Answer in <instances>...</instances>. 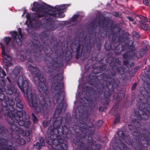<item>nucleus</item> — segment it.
Instances as JSON below:
<instances>
[{"mask_svg":"<svg viewBox=\"0 0 150 150\" xmlns=\"http://www.w3.org/2000/svg\"><path fill=\"white\" fill-rule=\"evenodd\" d=\"M150 129V125H147L145 126L144 129H140L141 131H142V133H141V136H140L138 138V139H139V138H140L142 136H143L145 134H146L147 132H150L149 129Z\"/></svg>","mask_w":150,"mask_h":150,"instance_id":"31","label":"nucleus"},{"mask_svg":"<svg viewBox=\"0 0 150 150\" xmlns=\"http://www.w3.org/2000/svg\"><path fill=\"white\" fill-rule=\"evenodd\" d=\"M50 37V44L52 47L51 50L52 53L50 57H47V60L48 61L47 62L44 59L47 66L44 67L43 69L46 72L50 73L52 77L51 88L53 94H54L53 102L55 104L59 101L61 96L64 97V91L62 90L64 86V83L59 82L63 80V75L62 74L58 73L54 75L53 73H54L55 70L58 67L63 66V57L64 53V59L67 62L71 59L72 54L71 52L68 51H64L61 48L60 49L57 38L54 35H51Z\"/></svg>","mask_w":150,"mask_h":150,"instance_id":"4","label":"nucleus"},{"mask_svg":"<svg viewBox=\"0 0 150 150\" xmlns=\"http://www.w3.org/2000/svg\"><path fill=\"white\" fill-rule=\"evenodd\" d=\"M6 119L7 122L9 125L10 129H11L13 131H16L17 132H19L21 130V128L17 126L15 124V122L18 123L17 122L13 117L9 115L7 116Z\"/></svg>","mask_w":150,"mask_h":150,"instance_id":"18","label":"nucleus"},{"mask_svg":"<svg viewBox=\"0 0 150 150\" xmlns=\"http://www.w3.org/2000/svg\"><path fill=\"white\" fill-rule=\"evenodd\" d=\"M15 97V100L16 103H21V100L20 98L19 94L17 93H16L14 95Z\"/></svg>","mask_w":150,"mask_h":150,"instance_id":"39","label":"nucleus"},{"mask_svg":"<svg viewBox=\"0 0 150 150\" xmlns=\"http://www.w3.org/2000/svg\"><path fill=\"white\" fill-rule=\"evenodd\" d=\"M31 119L34 123H38V120L37 117L33 113H32Z\"/></svg>","mask_w":150,"mask_h":150,"instance_id":"37","label":"nucleus"},{"mask_svg":"<svg viewBox=\"0 0 150 150\" xmlns=\"http://www.w3.org/2000/svg\"><path fill=\"white\" fill-rule=\"evenodd\" d=\"M7 106H3L2 111L1 112V117L2 115H4L5 116H9L10 115V112L15 110V108L13 107L15 104L14 101L8 99V101H7Z\"/></svg>","mask_w":150,"mask_h":150,"instance_id":"15","label":"nucleus"},{"mask_svg":"<svg viewBox=\"0 0 150 150\" xmlns=\"http://www.w3.org/2000/svg\"><path fill=\"white\" fill-rule=\"evenodd\" d=\"M136 55L135 52L127 51L123 55V57L126 59H134L135 58Z\"/></svg>","mask_w":150,"mask_h":150,"instance_id":"23","label":"nucleus"},{"mask_svg":"<svg viewBox=\"0 0 150 150\" xmlns=\"http://www.w3.org/2000/svg\"><path fill=\"white\" fill-rule=\"evenodd\" d=\"M143 18V20L146 21V22H150V20L148 19L146 17H144Z\"/></svg>","mask_w":150,"mask_h":150,"instance_id":"53","label":"nucleus"},{"mask_svg":"<svg viewBox=\"0 0 150 150\" xmlns=\"http://www.w3.org/2000/svg\"><path fill=\"white\" fill-rule=\"evenodd\" d=\"M123 63L127 65L129 64V62L128 61L125 60L123 61Z\"/></svg>","mask_w":150,"mask_h":150,"instance_id":"55","label":"nucleus"},{"mask_svg":"<svg viewBox=\"0 0 150 150\" xmlns=\"http://www.w3.org/2000/svg\"><path fill=\"white\" fill-rule=\"evenodd\" d=\"M38 12H37L36 14L35 13H34L33 14H30L27 13L26 15V18L28 20L31 21H33L35 20L36 17L40 18L38 17H37V14Z\"/></svg>","mask_w":150,"mask_h":150,"instance_id":"30","label":"nucleus"},{"mask_svg":"<svg viewBox=\"0 0 150 150\" xmlns=\"http://www.w3.org/2000/svg\"><path fill=\"white\" fill-rule=\"evenodd\" d=\"M133 37L137 39H139L141 37L140 35L138 33L135 31H134L133 32Z\"/></svg>","mask_w":150,"mask_h":150,"instance_id":"40","label":"nucleus"},{"mask_svg":"<svg viewBox=\"0 0 150 150\" xmlns=\"http://www.w3.org/2000/svg\"><path fill=\"white\" fill-rule=\"evenodd\" d=\"M78 15H74L71 18V21L73 22H75L76 21V19L79 17Z\"/></svg>","mask_w":150,"mask_h":150,"instance_id":"45","label":"nucleus"},{"mask_svg":"<svg viewBox=\"0 0 150 150\" xmlns=\"http://www.w3.org/2000/svg\"><path fill=\"white\" fill-rule=\"evenodd\" d=\"M42 125L44 127H46L48 126L49 123L46 121H44L42 122Z\"/></svg>","mask_w":150,"mask_h":150,"instance_id":"48","label":"nucleus"},{"mask_svg":"<svg viewBox=\"0 0 150 150\" xmlns=\"http://www.w3.org/2000/svg\"><path fill=\"white\" fill-rule=\"evenodd\" d=\"M144 100L139 99L137 105L139 107L135 111L137 119L139 120H149V116L144 111L150 114V88L144 89L141 91Z\"/></svg>","mask_w":150,"mask_h":150,"instance_id":"8","label":"nucleus"},{"mask_svg":"<svg viewBox=\"0 0 150 150\" xmlns=\"http://www.w3.org/2000/svg\"><path fill=\"white\" fill-rule=\"evenodd\" d=\"M137 82H135L134 83H133L132 84L131 89L132 91H134L135 90L136 87H137Z\"/></svg>","mask_w":150,"mask_h":150,"instance_id":"47","label":"nucleus"},{"mask_svg":"<svg viewBox=\"0 0 150 150\" xmlns=\"http://www.w3.org/2000/svg\"><path fill=\"white\" fill-rule=\"evenodd\" d=\"M139 66L135 67L134 69V71L135 72H136L139 69Z\"/></svg>","mask_w":150,"mask_h":150,"instance_id":"52","label":"nucleus"},{"mask_svg":"<svg viewBox=\"0 0 150 150\" xmlns=\"http://www.w3.org/2000/svg\"><path fill=\"white\" fill-rule=\"evenodd\" d=\"M101 22H102V21H101V20L99 19V20L98 21V22L97 23V24L99 26L98 27L100 28H100L101 27L100 26L101 25Z\"/></svg>","mask_w":150,"mask_h":150,"instance_id":"51","label":"nucleus"},{"mask_svg":"<svg viewBox=\"0 0 150 150\" xmlns=\"http://www.w3.org/2000/svg\"><path fill=\"white\" fill-rule=\"evenodd\" d=\"M65 16V14L62 13H60V12L57 13H53L52 14L51 16L54 17H58L59 18H64Z\"/></svg>","mask_w":150,"mask_h":150,"instance_id":"35","label":"nucleus"},{"mask_svg":"<svg viewBox=\"0 0 150 150\" xmlns=\"http://www.w3.org/2000/svg\"><path fill=\"white\" fill-rule=\"evenodd\" d=\"M25 111L23 110V105L21 103H16V109L10 112V115L14 117L16 121L18 122L20 126H24L28 128L31 122L26 117H29L28 115H26Z\"/></svg>","mask_w":150,"mask_h":150,"instance_id":"11","label":"nucleus"},{"mask_svg":"<svg viewBox=\"0 0 150 150\" xmlns=\"http://www.w3.org/2000/svg\"><path fill=\"white\" fill-rule=\"evenodd\" d=\"M124 37L125 38H127L129 40V44H126H126V45H124L122 46L121 48H120V50H122V52L123 51H125L126 50L127 51H134L135 52V48L134 46L133 45V42H132L131 45H129L130 43V42L132 41V40H130V38L127 37L125 36V35H124Z\"/></svg>","mask_w":150,"mask_h":150,"instance_id":"21","label":"nucleus"},{"mask_svg":"<svg viewBox=\"0 0 150 150\" xmlns=\"http://www.w3.org/2000/svg\"><path fill=\"white\" fill-rule=\"evenodd\" d=\"M119 105V103L118 102H116L114 105L113 107L109 111L110 113L112 115H115L117 112L118 106Z\"/></svg>","mask_w":150,"mask_h":150,"instance_id":"32","label":"nucleus"},{"mask_svg":"<svg viewBox=\"0 0 150 150\" xmlns=\"http://www.w3.org/2000/svg\"><path fill=\"white\" fill-rule=\"evenodd\" d=\"M1 54L4 57L3 59V61L6 66L8 67L11 64V62L12 61V59L9 55L6 54L5 47L2 43H1Z\"/></svg>","mask_w":150,"mask_h":150,"instance_id":"19","label":"nucleus"},{"mask_svg":"<svg viewBox=\"0 0 150 150\" xmlns=\"http://www.w3.org/2000/svg\"><path fill=\"white\" fill-rule=\"evenodd\" d=\"M128 18L129 20L131 22H133L134 21V19L130 16H128Z\"/></svg>","mask_w":150,"mask_h":150,"instance_id":"54","label":"nucleus"},{"mask_svg":"<svg viewBox=\"0 0 150 150\" xmlns=\"http://www.w3.org/2000/svg\"><path fill=\"white\" fill-rule=\"evenodd\" d=\"M5 130L4 127L0 125V134L3 133Z\"/></svg>","mask_w":150,"mask_h":150,"instance_id":"49","label":"nucleus"},{"mask_svg":"<svg viewBox=\"0 0 150 150\" xmlns=\"http://www.w3.org/2000/svg\"><path fill=\"white\" fill-rule=\"evenodd\" d=\"M120 30H117L112 33H110L108 35L109 38H112V40L105 42V48L108 51L110 50H115V53L116 55H119L122 53V50H120V45H118V42L117 39H118V41L120 43H123L126 44L129 43L127 38H125L124 35L125 31L122 30L120 32Z\"/></svg>","mask_w":150,"mask_h":150,"instance_id":"9","label":"nucleus"},{"mask_svg":"<svg viewBox=\"0 0 150 150\" xmlns=\"http://www.w3.org/2000/svg\"><path fill=\"white\" fill-rule=\"evenodd\" d=\"M9 82V84H8L7 85V88L5 89V91H6V93L8 95H13L17 93L16 88L14 86V85H17V84H13L11 82Z\"/></svg>","mask_w":150,"mask_h":150,"instance_id":"20","label":"nucleus"},{"mask_svg":"<svg viewBox=\"0 0 150 150\" xmlns=\"http://www.w3.org/2000/svg\"><path fill=\"white\" fill-rule=\"evenodd\" d=\"M109 21L108 17H104L100 29L97 25L95 27L94 23H92L91 28L88 30L89 33L84 37L82 42L79 37L74 38L71 43V51L76 53V59H79L81 54L84 59L88 58L91 54L92 46L95 44H96L97 49L100 51L101 48L102 39L106 36L107 32L110 34L117 30H119L120 32L122 30L117 25H113V22L112 20L110 22V25L108 26Z\"/></svg>","mask_w":150,"mask_h":150,"instance_id":"3","label":"nucleus"},{"mask_svg":"<svg viewBox=\"0 0 150 150\" xmlns=\"http://www.w3.org/2000/svg\"><path fill=\"white\" fill-rule=\"evenodd\" d=\"M23 68L20 66L15 67L10 77H6L8 82H11L13 84H17L23 93L26 94L28 103L32 108H35L38 106L36 95L32 93L31 87H29L28 80L24 79L22 76L18 75Z\"/></svg>","mask_w":150,"mask_h":150,"instance_id":"6","label":"nucleus"},{"mask_svg":"<svg viewBox=\"0 0 150 150\" xmlns=\"http://www.w3.org/2000/svg\"><path fill=\"white\" fill-rule=\"evenodd\" d=\"M141 127L140 123L137 121H134L132 124L128 125L129 130L134 136L135 139L137 137H139L141 135V133L138 129L140 128Z\"/></svg>","mask_w":150,"mask_h":150,"instance_id":"14","label":"nucleus"},{"mask_svg":"<svg viewBox=\"0 0 150 150\" xmlns=\"http://www.w3.org/2000/svg\"><path fill=\"white\" fill-rule=\"evenodd\" d=\"M148 47H146L139 51L137 54L136 56L138 58H141L143 57L144 55L146 52L148 50Z\"/></svg>","mask_w":150,"mask_h":150,"instance_id":"26","label":"nucleus"},{"mask_svg":"<svg viewBox=\"0 0 150 150\" xmlns=\"http://www.w3.org/2000/svg\"><path fill=\"white\" fill-rule=\"evenodd\" d=\"M139 23H140L139 26L142 29L146 30H150V27L146 23V22L141 20L139 21Z\"/></svg>","mask_w":150,"mask_h":150,"instance_id":"29","label":"nucleus"},{"mask_svg":"<svg viewBox=\"0 0 150 150\" xmlns=\"http://www.w3.org/2000/svg\"><path fill=\"white\" fill-rule=\"evenodd\" d=\"M69 4H63L56 6L55 7L52 6L43 2L40 4L36 2L33 3V7L31 10L33 11L38 12L37 16L39 18L46 16L47 15L50 16L53 13H57L61 11L64 10L66 8L69 6Z\"/></svg>","mask_w":150,"mask_h":150,"instance_id":"10","label":"nucleus"},{"mask_svg":"<svg viewBox=\"0 0 150 150\" xmlns=\"http://www.w3.org/2000/svg\"><path fill=\"white\" fill-rule=\"evenodd\" d=\"M125 97V95L124 92L122 91H120L116 96V98L119 100L124 99Z\"/></svg>","mask_w":150,"mask_h":150,"instance_id":"34","label":"nucleus"},{"mask_svg":"<svg viewBox=\"0 0 150 150\" xmlns=\"http://www.w3.org/2000/svg\"><path fill=\"white\" fill-rule=\"evenodd\" d=\"M63 100L61 101V102L59 103L56 108L54 113V115L57 114L59 116L61 112L62 109L63 108L64 104L62 102Z\"/></svg>","mask_w":150,"mask_h":150,"instance_id":"28","label":"nucleus"},{"mask_svg":"<svg viewBox=\"0 0 150 150\" xmlns=\"http://www.w3.org/2000/svg\"><path fill=\"white\" fill-rule=\"evenodd\" d=\"M139 17L140 19H141L142 20H143V18H143L144 17V16H143L141 15H139Z\"/></svg>","mask_w":150,"mask_h":150,"instance_id":"56","label":"nucleus"},{"mask_svg":"<svg viewBox=\"0 0 150 150\" xmlns=\"http://www.w3.org/2000/svg\"><path fill=\"white\" fill-rule=\"evenodd\" d=\"M48 20L49 21V27L50 29L53 30L58 28V25L56 23V21H53L52 18H49Z\"/></svg>","mask_w":150,"mask_h":150,"instance_id":"25","label":"nucleus"},{"mask_svg":"<svg viewBox=\"0 0 150 150\" xmlns=\"http://www.w3.org/2000/svg\"><path fill=\"white\" fill-rule=\"evenodd\" d=\"M16 135L17 137H15L14 139L16 142L21 145H24L25 144V140L23 138H20V136L19 134L17 133Z\"/></svg>","mask_w":150,"mask_h":150,"instance_id":"27","label":"nucleus"},{"mask_svg":"<svg viewBox=\"0 0 150 150\" xmlns=\"http://www.w3.org/2000/svg\"><path fill=\"white\" fill-rule=\"evenodd\" d=\"M143 3L147 6L149 5V3L148 0H143Z\"/></svg>","mask_w":150,"mask_h":150,"instance_id":"50","label":"nucleus"},{"mask_svg":"<svg viewBox=\"0 0 150 150\" xmlns=\"http://www.w3.org/2000/svg\"><path fill=\"white\" fill-rule=\"evenodd\" d=\"M25 132V134L24 135L25 136L28 137L30 134V130L28 129L25 130V131H24Z\"/></svg>","mask_w":150,"mask_h":150,"instance_id":"46","label":"nucleus"},{"mask_svg":"<svg viewBox=\"0 0 150 150\" xmlns=\"http://www.w3.org/2000/svg\"><path fill=\"white\" fill-rule=\"evenodd\" d=\"M18 35L17 32L14 30L10 32L14 41H16L17 47H20L22 44V41L23 40L22 36L23 35L22 33L21 30L20 28H18Z\"/></svg>","mask_w":150,"mask_h":150,"instance_id":"16","label":"nucleus"},{"mask_svg":"<svg viewBox=\"0 0 150 150\" xmlns=\"http://www.w3.org/2000/svg\"><path fill=\"white\" fill-rule=\"evenodd\" d=\"M38 139L40 145L42 146H45V144L44 139L41 137H39Z\"/></svg>","mask_w":150,"mask_h":150,"instance_id":"41","label":"nucleus"},{"mask_svg":"<svg viewBox=\"0 0 150 150\" xmlns=\"http://www.w3.org/2000/svg\"><path fill=\"white\" fill-rule=\"evenodd\" d=\"M41 146L40 143L38 142L33 145V148L38 149H40L41 148Z\"/></svg>","mask_w":150,"mask_h":150,"instance_id":"42","label":"nucleus"},{"mask_svg":"<svg viewBox=\"0 0 150 150\" xmlns=\"http://www.w3.org/2000/svg\"><path fill=\"white\" fill-rule=\"evenodd\" d=\"M6 76V74L5 71L0 67V77L3 78Z\"/></svg>","mask_w":150,"mask_h":150,"instance_id":"38","label":"nucleus"},{"mask_svg":"<svg viewBox=\"0 0 150 150\" xmlns=\"http://www.w3.org/2000/svg\"><path fill=\"white\" fill-rule=\"evenodd\" d=\"M117 134L119 137L124 140L128 144L132 146L135 145V140H131L129 135L124 133L123 130H119L117 132Z\"/></svg>","mask_w":150,"mask_h":150,"instance_id":"17","label":"nucleus"},{"mask_svg":"<svg viewBox=\"0 0 150 150\" xmlns=\"http://www.w3.org/2000/svg\"><path fill=\"white\" fill-rule=\"evenodd\" d=\"M103 123V121L101 120H99L96 122L95 125V127L96 128L98 129L101 126Z\"/></svg>","mask_w":150,"mask_h":150,"instance_id":"36","label":"nucleus"},{"mask_svg":"<svg viewBox=\"0 0 150 150\" xmlns=\"http://www.w3.org/2000/svg\"><path fill=\"white\" fill-rule=\"evenodd\" d=\"M102 53L99 52L96 56L93 57V59L97 61L101 62L103 59V56L102 54Z\"/></svg>","mask_w":150,"mask_h":150,"instance_id":"33","label":"nucleus"},{"mask_svg":"<svg viewBox=\"0 0 150 150\" xmlns=\"http://www.w3.org/2000/svg\"><path fill=\"white\" fill-rule=\"evenodd\" d=\"M80 111H79V113H80Z\"/></svg>","mask_w":150,"mask_h":150,"instance_id":"58","label":"nucleus"},{"mask_svg":"<svg viewBox=\"0 0 150 150\" xmlns=\"http://www.w3.org/2000/svg\"><path fill=\"white\" fill-rule=\"evenodd\" d=\"M121 64L119 59L116 58L109 64L113 72L107 69L105 72L96 77L93 74H89L87 83L96 87L97 94H95L93 87L83 83L82 88L85 90L82 91L81 96L83 98L80 97L79 99L80 102L83 107L93 108L95 104H97V109L99 112H104L107 110L111 100L110 97L112 93H115L117 90L120 83L119 79L116 76V71L125 77L128 71L127 69L121 67Z\"/></svg>","mask_w":150,"mask_h":150,"instance_id":"2","label":"nucleus"},{"mask_svg":"<svg viewBox=\"0 0 150 150\" xmlns=\"http://www.w3.org/2000/svg\"><path fill=\"white\" fill-rule=\"evenodd\" d=\"M6 96L3 93L0 92V119L1 118V112H2L3 106L7 105V100L5 99Z\"/></svg>","mask_w":150,"mask_h":150,"instance_id":"22","label":"nucleus"},{"mask_svg":"<svg viewBox=\"0 0 150 150\" xmlns=\"http://www.w3.org/2000/svg\"><path fill=\"white\" fill-rule=\"evenodd\" d=\"M47 33V31H43L41 33V39L42 43V44L38 40L35 35L33 34L31 52L35 53L34 54H33L35 57L38 61L42 57V56L40 55V53L43 52L45 54L44 59L47 62L48 61L47 60V57H50L52 53L50 45V39H49V35Z\"/></svg>","mask_w":150,"mask_h":150,"instance_id":"7","label":"nucleus"},{"mask_svg":"<svg viewBox=\"0 0 150 150\" xmlns=\"http://www.w3.org/2000/svg\"><path fill=\"white\" fill-rule=\"evenodd\" d=\"M116 17H117V16L116 15Z\"/></svg>","mask_w":150,"mask_h":150,"instance_id":"59","label":"nucleus"},{"mask_svg":"<svg viewBox=\"0 0 150 150\" xmlns=\"http://www.w3.org/2000/svg\"><path fill=\"white\" fill-rule=\"evenodd\" d=\"M33 54H34L35 53L30 52V53L28 54L27 52L23 54H21L20 56V59L21 61L26 62L28 64V68L29 71L31 74H34L33 79H38V84L37 88L41 94L40 97H39L38 96L39 101L38 106H37L35 108L33 109L35 110L36 114H39L43 117L44 116L45 109L47 110L51 105L50 99L48 95L49 93L48 87L46 83L45 79L41 74L38 69L36 67L32 66L30 64H34L33 59V56L36 61L39 62L42 59L45 61L44 57L45 54L44 53L43 55L42 53H40V55L42 56V57L38 61L35 59Z\"/></svg>","mask_w":150,"mask_h":150,"instance_id":"5","label":"nucleus"},{"mask_svg":"<svg viewBox=\"0 0 150 150\" xmlns=\"http://www.w3.org/2000/svg\"><path fill=\"white\" fill-rule=\"evenodd\" d=\"M107 58L106 59V64H99V66L97 67L94 66L93 67V69L92 71V72L90 74H93V75H95V77L99 75H97L99 74L103 71L105 70L106 68V65L107 63H110L111 62L112 60H115V59H114L112 58V54L111 53H109L107 55Z\"/></svg>","mask_w":150,"mask_h":150,"instance_id":"12","label":"nucleus"},{"mask_svg":"<svg viewBox=\"0 0 150 150\" xmlns=\"http://www.w3.org/2000/svg\"><path fill=\"white\" fill-rule=\"evenodd\" d=\"M5 150H17L14 146L9 145L5 148Z\"/></svg>","mask_w":150,"mask_h":150,"instance_id":"44","label":"nucleus"},{"mask_svg":"<svg viewBox=\"0 0 150 150\" xmlns=\"http://www.w3.org/2000/svg\"><path fill=\"white\" fill-rule=\"evenodd\" d=\"M150 132H147L145 134L142 136L139 139H138V137L136 138L135 140L134 144L135 145L133 146L134 148L137 150H145V149L143 147L139 142L140 141H144L146 142L147 144L150 146Z\"/></svg>","mask_w":150,"mask_h":150,"instance_id":"13","label":"nucleus"},{"mask_svg":"<svg viewBox=\"0 0 150 150\" xmlns=\"http://www.w3.org/2000/svg\"><path fill=\"white\" fill-rule=\"evenodd\" d=\"M81 118L82 120H79L77 125L71 124V115L67 113L64 118L65 125L60 126L62 124V118L58 116L56 118L52 117L50 121L54 122L52 126L47 129V132L51 135L50 139L48 142V148L50 150H66L67 146L64 143V140L61 138H57L58 136L65 135L69 138L68 135L71 134L75 135V138L73 139V142L80 150H100V144L96 143V141L93 140L91 136L95 132L94 125L91 122L88 124L84 122L88 118L87 111H83L81 113Z\"/></svg>","mask_w":150,"mask_h":150,"instance_id":"1","label":"nucleus"},{"mask_svg":"<svg viewBox=\"0 0 150 150\" xmlns=\"http://www.w3.org/2000/svg\"><path fill=\"white\" fill-rule=\"evenodd\" d=\"M120 116L119 115H117L115 118L114 121V125H115L116 124L118 123L120 121Z\"/></svg>","mask_w":150,"mask_h":150,"instance_id":"43","label":"nucleus"},{"mask_svg":"<svg viewBox=\"0 0 150 150\" xmlns=\"http://www.w3.org/2000/svg\"><path fill=\"white\" fill-rule=\"evenodd\" d=\"M11 40V38L10 37H6L4 39V41L5 44L8 47H12V48L14 49L16 47L15 43L12 42L10 44V42Z\"/></svg>","mask_w":150,"mask_h":150,"instance_id":"24","label":"nucleus"},{"mask_svg":"<svg viewBox=\"0 0 150 150\" xmlns=\"http://www.w3.org/2000/svg\"><path fill=\"white\" fill-rule=\"evenodd\" d=\"M30 141V139L29 138V141Z\"/></svg>","mask_w":150,"mask_h":150,"instance_id":"57","label":"nucleus"}]
</instances>
